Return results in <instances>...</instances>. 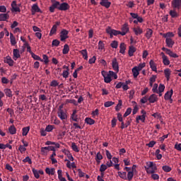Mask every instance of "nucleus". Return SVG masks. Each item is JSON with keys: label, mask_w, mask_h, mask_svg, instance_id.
I'll return each mask as SVG.
<instances>
[{"label": "nucleus", "mask_w": 181, "mask_h": 181, "mask_svg": "<svg viewBox=\"0 0 181 181\" xmlns=\"http://www.w3.org/2000/svg\"><path fill=\"white\" fill-rule=\"evenodd\" d=\"M69 31L67 30H62L60 33V40L64 42L66 39H69Z\"/></svg>", "instance_id": "obj_1"}, {"label": "nucleus", "mask_w": 181, "mask_h": 181, "mask_svg": "<svg viewBox=\"0 0 181 181\" xmlns=\"http://www.w3.org/2000/svg\"><path fill=\"white\" fill-rule=\"evenodd\" d=\"M101 74L102 76H103L104 77L105 83H111V81H112V79L111 78L110 74L107 73V71H102Z\"/></svg>", "instance_id": "obj_2"}, {"label": "nucleus", "mask_w": 181, "mask_h": 181, "mask_svg": "<svg viewBox=\"0 0 181 181\" xmlns=\"http://www.w3.org/2000/svg\"><path fill=\"white\" fill-rule=\"evenodd\" d=\"M124 170H126L127 173V180L131 181L132 180V178L134 177V171L131 170V168L129 167H125L124 168Z\"/></svg>", "instance_id": "obj_3"}, {"label": "nucleus", "mask_w": 181, "mask_h": 181, "mask_svg": "<svg viewBox=\"0 0 181 181\" xmlns=\"http://www.w3.org/2000/svg\"><path fill=\"white\" fill-rule=\"evenodd\" d=\"M112 66L113 70L118 73L119 71V66H118V62L117 61V58H114L112 61Z\"/></svg>", "instance_id": "obj_4"}, {"label": "nucleus", "mask_w": 181, "mask_h": 181, "mask_svg": "<svg viewBox=\"0 0 181 181\" xmlns=\"http://www.w3.org/2000/svg\"><path fill=\"white\" fill-rule=\"evenodd\" d=\"M129 32V28L128 27V23H124L122 28L121 35L122 36H125L127 33Z\"/></svg>", "instance_id": "obj_5"}, {"label": "nucleus", "mask_w": 181, "mask_h": 181, "mask_svg": "<svg viewBox=\"0 0 181 181\" xmlns=\"http://www.w3.org/2000/svg\"><path fill=\"white\" fill-rule=\"evenodd\" d=\"M60 25V21H57L55 23V25H54L50 30L49 36H52V35H54L56 32H57V26Z\"/></svg>", "instance_id": "obj_6"}, {"label": "nucleus", "mask_w": 181, "mask_h": 181, "mask_svg": "<svg viewBox=\"0 0 181 181\" xmlns=\"http://www.w3.org/2000/svg\"><path fill=\"white\" fill-rule=\"evenodd\" d=\"M11 11L12 12H21V8L19 6H18V4H16V1H13L11 3Z\"/></svg>", "instance_id": "obj_7"}, {"label": "nucleus", "mask_w": 181, "mask_h": 181, "mask_svg": "<svg viewBox=\"0 0 181 181\" xmlns=\"http://www.w3.org/2000/svg\"><path fill=\"white\" fill-rule=\"evenodd\" d=\"M59 11H67L70 9V6L67 3L59 4Z\"/></svg>", "instance_id": "obj_8"}, {"label": "nucleus", "mask_w": 181, "mask_h": 181, "mask_svg": "<svg viewBox=\"0 0 181 181\" xmlns=\"http://www.w3.org/2000/svg\"><path fill=\"white\" fill-rule=\"evenodd\" d=\"M63 153H64V155H66L68 158V159H69V160H71V162H73V160H74V158L73 157V155H71L70 153V151L66 148H64V150H62Z\"/></svg>", "instance_id": "obj_9"}, {"label": "nucleus", "mask_w": 181, "mask_h": 181, "mask_svg": "<svg viewBox=\"0 0 181 181\" xmlns=\"http://www.w3.org/2000/svg\"><path fill=\"white\" fill-rule=\"evenodd\" d=\"M181 6V0H173L172 1V6L174 8H177L179 9Z\"/></svg>", "instance_id": "obj_10"}, {"label": "nucleus", "mask_w": 181, "mask_h": 181, "mask_svg": "<svg viewBox=\"0 0 181 181\" xmlns=\"http://www.w3.org/2000/svg\"><path fill=\"white\" fill-rule=\"evenodd\" d=\"M100 5H101V6H105V8L108 9V8L111 6V2L108 1V0H101Z\"/></svg>", "instance_id": "obj_11"}, {"label": "nucleus", "mask_w": 181, "mask_h": 181, "mask_svg": "<svg viewBox=\"0 0 181 181\" xmlns=\"http://www.w3.org/2000/svg\"><path fill=\"white\" fill-rule=\"evenodd\" d=\"M57 114L61 119H67V115L64 112V110H58Z\"/></svg>", "instance_id": "obj_12"}, {"label": "nucleus", "mask_w": 181, "mask_h": 181, "mask_svg": "<svg viewBox=\"0 0 181 181\" xmlns=\"http://www.w3.org/2000/svg\"><path fill=\"white\" fill-rule=\"evenodd\" d=\"M4 63H7V64H8V66H13V61L10 56L6 57L4 58Z\"/></svg>", "instance_id": "obj_13"}, {"label": "nucleus", "mask_w": 181, "mask_h": 181, "mask_svg": "<svg viewBox=\"0 0 181 181\" xmlns=\"http://www.w3.org/2000/svg\"><path fill=\"white\" fill-rule=\"evenodd\" d=\"M136 52V48L132 45L129 47V51H128V54L129 57H132L134 56V53Z\"/></svg>", "instance_id": "obj_14"}, {"label": "nucleus", "mask_w": 181, "mask_h": 181, "mask_svg": "<svg viewBox=\"0 0 181 181\" xmlns=\"http://www.w3.org/2000/svg\"><path fill=\"white\" fill-rule=\"evenodd\" d=\"M119 49V53H121L122 54H125V50H127V45L124 42L120 43Z\"/></svg>", "instance_id": "obj_15"}, {"label": "nucleus", "mask_w": 181, "mask_h": 181, "mask_svg": "<svg viewBox=\"0 0 181 181\" xmlns=\"http://www.w3.org/2000/svg\"><path fill=\"white\" fill-rule=\"evenodd\" d=\"M165 43L168 47H173V45H175V41L172 38L165 39Z\"/></svg>", "instance_id": "obj_16"}, {"label": "nucleus", "mask_w": 181, "mask_h": 181, "mask_svg": "<svg viewBox=\"0 0 181 181\" xmlns=\"http://www.w3.org/2000/svg\"><path fill=\"white\" fill-rule=\"evenodd\" d=\"M172 95H173V89H171L165 94L164 99L166 100H170V98H172Z\"/></svg>", "instance_id": "obj_17"}, {"label": "nucleus", "mask_w": 181, "mask_h": 181, "mask_svg": "<svg viewBox=\"0 0 181 181\" xmlns=\"http://www.w3.org/2000/svg\"><path fill=\"white\" fill-rule=\"evenodd\" d=\"M117 175L121 179H123V180H128V177H127V172L119 171L117 172Z\"/></svg>", "instance_id": "obj_18"}, {"label": "nucleus", "mask_w": 181, "mask_h": 181, "mask_svg": "<svg viewBox=\"0 0 181 181\" xmlns=\"http://www.w3.org/2000/svg\"><path fill=\"white\" fill-rule=\"evenodd\" d=\"M150 67L153 71H156V73L158 72L157 68H156V64H155V62L153 59H151L149 62Z\"/></svg>", "instance_id": "obj_19"}, {"label": "nucleus", "mask_w": 181, "mask_h": 181, "mask_svg": "<svg viewBox=\"0 0 181 181\" xmlns=\"http://www.w3.org/2000/svg\"><path fill=\"white\" fill-rule=\"evenodd\" d=\"M148 101L151 103H156L158 101V95L156 94H152L149 98H148Z\"/></svg>", "instance_id": "obj_20"}, {"label": "nucleus", "mask_w": 181, "mask_h": 181, "mask_svg": "<svg viewBox=\"0 0 181 181\" xmlns=\"http://www.w3.org/2000/svg\"><path fill=\"white\" fill-rule=\"evenodd\" d=\"M13 59L17 60V59H19L21 57V54H19V49H14L13 50Z\"/></svg>", "instance_id": "obj_21"}, {"label": "nucleus", "mask_w": 181, "mask_h": 181, "mask_svg": "<svg viewBox=\"0 0 181 181\" xmlns=\"http://www.w3.org/2000/svg\"><path fill=\"white\" fill-rule=\"evenodd\" d=\"M152 35H153V30H152L151 28H147L145 35L146 39L149 40L151 37H152Z\"/></svg>", "instance_id": "obj_22"}, {"label": "nucleus", "mask_w": 181, "mask_h": 181, "mask_svg": "<svg viewBox=\"0 0 181 181\" xmlns=\"http://www.w3.org/2000/svg\"><path fill=\"white\" fill-rule=\"evenodd\" d=\"M7 19H9V14L1 13L0 14V22H5Z\"/></svg>", "instance_id": "obj_23"}, {"label": "nucleus", "mask_w": 181, "mask_h": 181, "mask_svg": "<svg viewBox=\"0 0 181 181\" xmlns=\"http://www.w3.org/2000/svg\"><path fill=\"white\" fill-rule=\"evenodd\" d=\"M133 32H134L136 36H138V35H142V33H144V30H142V29L139 27L134 28Z\"/></svg>", "instance_id": "obj_24"}, {"label": "nucleus", "mask_w": 181, "mask_h": 181, "mask_svg": "<svg viewBox=\"0 0 181 181\" xmlns=\"http://www.w3.org/2000/svg\"><path fill=\"white\" fill-rule=\"evenodd\" d=\"M160 35H162L163 37H165V39H170V37H175V34L170 32H168L167 33H163V34L160 33Z\"/></svg>", "instance_id": "obj_25"}, {"label": "nucleus", "mask_w": 181, "mask_h": 181, "mask_svg": "<svg viewBox=\"0 0 181 181\" xmlns=\"http://www.w3.org/2000/svg\"><path fill=\"white\" fill-rule=\"evenodd\" d=\"M170 74H171V71L169 69H165L164 70V74L165 76L167 81H169L170 80Z\"/></svg>", "instance_id": "obj_26"}, {"label": "nucleus", "mask_w": 181, "mask_h": 181, "mask_svg": "<svg viewBox=\"0 0 181 181\" xmlns=\"http://www.w3.org/2000/svg\"><path fill=\"white\" fill-rule=\"evenodd\" d=\"M132 73H133V76L134 78H136V77H138V76H139V71L138 69V66H134L132 69Z\"/></svg>", "instance_id": "obj_27"}, {"label": "nucleus", "mask_w": 181, "mask_h": 181, "mask_svg": "<svg viewBox=\"0 0 181 181\" xmlns=\"http://www.w3.org/2000/svg\"><path fill=\"white\" fill-rule=\"evenodd\" d=\"M85 122L86 124H88V125H94V124H95V119H93L90 117H86L85 119Z\"/></svg>", "instance_id": "obj_28"}, {"label": "nucleus", "mask_w": 181, "mask_h": 181, "mask_svg": "<svg viewBox=\"0 0 181 181\" xmlns=\"http://www.w3.org/2000/svg\"><path fill=\"white\" fill-rule=\"evenodd\" d=\"M79 52L82 54L85 60H88V54L87 53V49H82L79 51Z\"/></svg>", "instance_id": "obj_29"}, {"label": "nucleus", "mask_w": 181, "mask_h": 181, "mask_svg": "<svg viewBox=\"0 0 181 181\" xmlns=\"http://www.w3.org/2000/svg\"><path fill=\"white\" fill-rule=\"evenodd\" d=\"M76 114H77V110H74L73 111V113H72L71 116V118L73 121H75L76 122H78V118H77L78 116Z\"/></svg>", "instance_id": "obj_30"}, {"label": "nucleus", "mask_w": 181, "mask_h": 181, "mask_svg": "<svg viewBox=\"0 0 181 181\" xmlns=\"http://www.w3.org/2000/svg\"><path fill=\"white\" fill-rule=\"evenodd\" d=\"M32 9L34 10V12H39L40 13H43V11L39 8L37 4H33L32 6Z\"/></svg>", "instance_id": "obj_31"}, {"label": "nucleus", "mask_w": 181, "mask_h": 181, "mask_svg": "<svg viewBox=\"0 0 181 181\" xmlns=\"http://www.w3.org/2000/svg\"><path fill=\"white\" fill-rule=\"evenodd\" d=\"M146 117V115H139L136 118V122L137 124H139V120L142 121V122H145V118Z\"/></svg>", "instance_id": "obj_32"}, {"label": "nucleus", "mask_w": 181, "mask_h": 181, "mask_svg": "<svg viewBox=\"0 0 181 181\" xmlns=\"http://www.w3.org/2000/svg\"><path fill=\"white\" fill-rule=\"evenodd\" d=\"M10 40L12 46H15V45H16V39L12 33H10Z\"/></svg>", "instance_id": "obj_33"}, {"label": "nucleus", "mask_w": 181, "mask_h": 181, "mask_svg": "<svg viewBox=\"0 0 181 181\" xmlns=\"http://www.w3.org/2000/svg\"><path fill=\"white\" fill-rule=\"evenodd\" d=\"M70 52V47H69V45L66 44L64 46V49L62 50L63 54H67Z\"/></svg>", "instance_id": "obj_34"}, {"label": "nucleus", "mask_w": 181, "mask_h": 181, "mask_svg": "<svg viewBox=\"0 0 181 181\" xmlns=\"http://www.w3.org/2000/svg\"><path fill=\"white\" fill-rule=\"evenodd\" d=\"M166 54H169V56L170 57H173L174 59H176V58L179 57V55H177L175 52H172V50H170V49H168L167 51Z\"/></svg>", "instance_id": "obj_35"}, {"label": "nucleus", "mask_w": 181, "mask_h": 181, "mask_svg": "<svg viewBox=\"0 0 181 181\" xmlns=\"http://www.w3.org/2000/svg\"><path fill=\"white\" fill-rule=\"evenodd\" d=\"M8 131L11 135H15V134H16V128L14 125L11 126L8 128Z\"/></svg>", "instance_id": "obj_36"}, {"label": "nucleus", "mask_w": 181, "mask_h": 181, "mask_svg": "<svg viewBox=\"0 0 181 181\" xmlns=\"http://www.w3.org/2000/svg\"><path fill=\"white\" fill-rule=\"evenodd\" d=\"M30 129V127H26L23 128V133H22L23 136H26V135H28V134L29 133Z\"/></svg>", "instance_id": "obj_37"}, {"label": "nucleus", "mask_w": 181, "mask_h": 181, "mask_svg": "<svg viewBox=\"0 0 181 181\" xmlns=\"http://www.w3.org/2000/svg\"><path fill=\"white\" fill-rule=\"evenodd\" d=\"M107 29L114 35V36H117V35H121V31L117 30H112L111 28L108 27Z\"/></svg>", "instance_id": "obj_38"}, {"label": "nucleus", "mask_w": 181, "mask_h": 181, "mask_svg": "<svg viewBox=\"0 0 181 181\" xmlns=\"http://www.w3.org/2000/svg\"><path fill=\"white\" fill-rule=\"evenodd\" d=\"M45 172L47 175H54V168H47L45 169Z\"/></svg>", "instance_id": "obj_39"}, {"label": "nucleus", "mask_w": 181, "mask_h": 181, "mask_svg": "<svg viewBox=\"0 0 181 181\" xmlns=\"http://www.w3.org/2000/svg\"><path fill=\"white\" fill-rule=\"evenodd\" d=\"M69 71H70V69L69 67H66V70L64 71L62 73V76L64 77V78H67V77H69Z\"/></svg>", "instance_id": "obj_40"}, {"label": "nucleus", "mask_w": 181, "mask_h": 181, "mask_svg": "<svg viewBox=\"0 0 181 181\" xmlns=\"http://www.w3.org/2000/svg\"><path fill=\"white\" fill-rule=\"evenodd\" d=\"M66 104H74V105H77V101L74 99H67L66 100Z\"/></svg>", "instance_id": "obj_41"}, {"label": "nucleus", "mask_w": 181, "mask_h": 181, "mask_svg": "<svg viewBox=\"0 0 181 181\" xmlns=\"http://www.w3.org/2000/svg\"><path fill=\"white\" fill-rule=\"evenodd\" d=\"M4 93L6 95V97H9V98L12 97V90H11V89H9V88L5 89Z\"/></svg>", "instance_id": "obj_42"}, {"label": "nucleus", "mask_w": 181, "mask_h": 181, "mask_svg": "<svg viewBox=\"0 0 181 181\" xmlns=\"http://www.w3.org/2000/svg\"><path fill=\"white\" fill-rule=\"evenodd\" d=\"M31 55H32V57H33L35 60H39L40 62H43V59H42V58H40V57L36 55L35 53L31 52Z\"/></svg>", "instance_id": "obj_43"}, {"label": "nucleus", "mask_w": 181, "mask_h": 181, "mask_svg": "<svg viewBox=\"0 0 181 181\" xmlns=\"http://www.w3.org/2000/svg\"><path fill=\"white\" fill-rule=\"evenodd\" d=\"M170 15L172 18H177V16H179V14H177V13L173 10L170 11Z\"/></svg>", "instance_id": "obj_44"}, {"label": "nucleus", "mask_w": 181, "mask_h": 181, "mask_svg": "<svg viewBox=\"0 0 181 181\" xmlns=\"http://www.w3.org/2000/svg\"><path fill=\"white\" fill-rule=\"evenodd\" d=\"M43 149H45V151H53V152H56V149L54 148V147H53V146L42 147V150Z\"/></svg>", "instance_id": "obj_45"}, {"label": "nucleus", "mask_w": 181, "mask_h": 181, "mask_svg": "<svg viewBox=\"0 0 181 181\" xmlns=\"http://www.w3.org/2000/svg\"><path fill=\"white\" fill-rule=\"evenodd\" d=\"M131 112H132V108H131V107L127 108V111L125 112V113L123 115L124 118H126V117H128V115H129V114H131Z\"/></svg>", "instance_id": "obj_46"}, {"label": "nucleus", "mask_w": 181, "mask_h": 181, "mask_svg": "<svg viewBox=\"0 0 181 181\" xmlns=\"http://www.w3.org/2000/svg\"><path fill=\"white\" fill-rule=\"evenodd\" d=\"M110 46L111 47H112V49H117L118 47V41H112V43L110 44Z\"/></svg>", "instance_id": "obj_47"}, {"label": "nucleus", "mask_w": 181, "mask_h": 181, "mask_svg": "<svg viewBox=\"0 0 181 181\" xmlns=\"http://www.w3.org/2000/svg\"><path fill=\"white\" fill-rule=\"evenodd\" d=\"M121 107H122V100H119L118 104L115 107V110L119 111V110H121Z\"/></svg>", "instance_id": "obj_48"}, {"label": "nucleus", "mask_w": 181, "mask_h": 181, "mask_svg": "<svg viewBox=\"0 0 181 181\" xmlns=\"http://www.w3.org/2000/svg\"><path fill=\"white\" fill-rule=\"evenodd\" d=\"M163 63L165 66H169L170 64V61L168 59V57L163 58Z\"/></svg>", "instance_id": "obj_49"}, {"label": "nucleus", "mask_w": 181, "mask_h": 181, "mask_svg": "<svg viewBox=\"0 0 181 181\" xmlns=\"http://www.w3.org/2000/svg\"><path fill=\"white\" fill-rule=\"evenodd\" d=\"M33 173L36 179H39V177H40V175H39V171H37V170L33 168Z\"/></svg>", "instance_id": "obj_50"}, {"label": "nucleus", "mask_w": 181, "mask_h": 181, "mask_svg": "<svg viewBox=\"0 0 181 181\" xmlns=\"http://www.w3.org/2000/svg\"><path fill=\"white\" fill-rule=\"evenodd\" d=\"M71 148L74 152H80V150H78V147H77V145H76V143L71 144Z\"/></svg>", "instance_id": "obj_51"}, {"label": "nucleus", "mask_w": 181, "mask_h": 181, "mask_svg": "<svg viewBox=\"0 0 181 181\" xmlns=\"http://www.w3.org/2000/svg\"><path fill=\"white\" fill-rule=\"evenodd\" d=\"M108 74L110 75V77H114L115 80H117V78H118V76H117V74H115L112 71H109Z\"/></svg>", "instance_id": "obj_52"}, {"label": "nucleus", "mask_w": 181, "mask_h": 181, "mask_svg": "<svg viewBox=\"0 0 181 181\" xmlns=\"http://www.w3.org/2000/svg\"><path fill=\"white\" fill-rule=\"evenodd\" d=\"M114 104H115V103L112 101H107L105 103L104 106L108 108V107H111V105H114Z\"/></svg>", "instance_id": "obj_53"}, {"label": "nucleus", "mask_w": 181, "mask_h": 181, "mask_svg": "<svg viewBox=\"0 0 181 181\" xmlns=\"http://www.w3.org/2000/svg\"><path fill=\"white\" fill-rule=\"evenodd\" d=\"M152 91L153 93H156V94H159V91L158 90V83H154Z\"/></svg>", "instance_id": "obj_54"}, {"label": "nucleus", "mask_w": 181, "mask_h": 181, "mask_svg": "<svg viewBox=\"0 0 181 181\" xmlns=\"http://www.w3.org/2000/svg\"><path fill=\"white\" fill-rule=\"evenodd\" d=\"M59 45H60V41H59V40H54L52 41V46H55L56 47H57V46H59Z\"/></svg>", "instance_id": "obj_55"}, {"label": "nucleus", "mask_w": 181, "mask_h": 181, "mask_svg": "<svg viewBox=\"0 0 181 181\" xmlns=\"http://www.w3.org/2000/svg\"><path fill=\"white\" fill-rule=\"evenodd\" d=\"M159 93H163L165 91V85L160 83L158 86Z\"/></svg>", "instance_id": "obj_56"}, {"label": "nucleus", "mask_w": 181, "mask_h": 181, "mask_svg": "<svg viewBox=\"0 0 181 181\" xmlns=\"http://www.w3.org/2000/svg\"><path fill=\"white\" fill-rule=\"evenodd\" d=\"M23 162H24V163L28 162L29 165H32V159H30L29 156H27L24 160H23Z\"/></svg>", "instance_id": "obj_57"}, {"label": "nucleus", "mask_w": 181, "mask_h": 181, "mask_svg": "<svg viewBox=\"0 0 181 181\" xmlns=\"http://www.w3.org/2000/svg\"><path fill=\"white\" fill-rule=\"evenodd\" d=\"M163 170H164V172H170V170H172V168L168 165H164L163 166Z\"/></svg>", "instance_id": "obj_58"}, {"label": "nucleus", "mask_w": 181, "mask_h": 181, "mask_svg": "<svg viewBox=\"0 0 181 181\" xmlns=\"http://www.w3.org/2000/svg\"><path fill=\"white\" fill-rule=\"evenodd\" d=\"M57 86H59V82H57V81H56V80H53L50 83V86L51 87H57Z\"/></svg>", "instance_id": "obj_59"}, {"label": "nucleus", "mask_w": 181, "mask_h": 181, "mask_svg": "<svg viewBox=\"0 0 181 181\" xmlns=\"http://www.w3.org/2000/svg\"><path fill=\"white\" fill-rule=\"evenodd\" d=\"M55 9H59V7L60 6V2L59 1H55L54 3L52 4V5Z\"/></svg>", "instance_id": "obj_60"}, {"label": "nucleus", "mask_w": 181, "mask_h": 181, "mask_svg": "<svg viewBox=\"0 0 181 181\" xmlns=\"http://www.w3.org/2000/svg\"><path fill=\"white\" fill-rule=\"evenodd\" d=\"M42 60H43L45 64H48V63H49V57H47V55L44 54Z\"/></svg>", "instance_id": "obj_61"}, {"label": "nucleus", "mask_w": 181, "mask_h": 181, "mask_svg": "<svg viewBox=\"0 0 181 181\" xmlns=\"http://www.w3.org/2000/svg\"><path fill=\"white\" fill-rule=\"evenodd\" d=\"M152 117H154V118H158L159 119H162V115H160V114L158 112L153 114Z\"/></svg>", "instance_id": "obj_62"}, {"label": "nucleus", "mask_w": 181, "mask_h": 181, "mask_svg": "<svg viewBox=\"0 0 181 181\" xmlns=\"http://www.w3.org/2000/svg\"><path fill=\"white\" fill-rule=\"evenodd\" d=\"M103 49H104V42H103V41H99L98 49L99 50H103Z\"/></svg>", "instance_id": "obj_63"}, {"label": "nucleus", "mask_w": 181, "mask_h": 181, "mask_svg": "<svg viewBox=\"0 0 181 181\" xmlns=\"http://www.w3.org/2000/svg\"><path fill=\"white\" fill-rule=\"evenodd\" d=\"M107 165L102 164L100 168V172H105L107 170Z\"/></svg>", "instance_id": "obj_64"}]
</instances>
